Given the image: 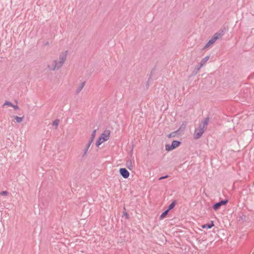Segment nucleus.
Here are the masks:
<instances>
[{
    "label": "nucleus",
    "instance_id": "obj_1",
    "mask_svg": "<svg viewBox=\"0 0 254 254\" xmlns=\"http://www.w3.org/2000/svg\"><path fill=\"white\" fill-rule=\"evenodd\" d=\"M67 51H65L59 55V61L55 60L48 64L47 67L50 70H59L62 67L67 58Z\"/></svg>",
    "mask_w": 254,
    "mask_h": 254
},
{
    "label": "nucleus",
    "instance_id": "obj_2",
    "mask_svg": "<svg viewBox=\"0 0 254 254\" xmlns=\"http://www.w3.org/2000/svg\"><path fill=\"white\" fill-rule=\"evenodd\" d=\"M223 35V31L218 32L216 33L211 38V39L206 44L203 49H206L209 47L211 45L213 44L220 37Z\"/></svg>",
    "mask_w": 254,
    "mask_h": 254
},
{
    "label": "nucleus",
    "instance_id": "obj_3",
    "mask_svg": "<svg viewBox=\"0 0 254 254\" xmlns=\"http://www.w3.org/2000/svg\"><path fill=\"white\" fill-rule=\"evenodd\" d=\"M205 130V129L204 127L199 125L198 128L195 130L193 135L194 138L195 139L199 138L204 133Z\"/></svg>",
    "mask_w": 254,
    "mask_h": 254
},
{
    "label": "nucleus",
    "instance_id": "obj_4",
    "mask_svg": "<svg viewBox=\"0 0 254 254\" xmlns=\"http://www.w3.org/2000/svg\"><path fill=\"white\" fill-rule=\"evenodd\" d=\"M181 144V142L179 141L174 140L172 144L170 145L169 144H166L165 146L166 150L167 151L172 150L176 147H178Z\"/></svg>",
    "mask_w": 254,
    "mask_h": 254
},
{
    "label": "nucleus",
    "instance_id": "obj_5",
    "mask_svg": "<svg viewBox=\"0 0 254 254\" xmlns=\"http://www.w3.org/2000/svg\"><path fill=\"white\" fill-rule=\"evenodd\" d=\"M228 200H222L220 201L215 203L213 206V208L214 210L219 209L222 205H225L227 203Z\"/></svg>",
    "mask_w": 254,
    "mask_h": 254
},
{
    "label": "nucleus",
    "instance_id": "obj_6",
    "mask_svg": "<svg viewBox=\"0 0 254 254\" xmlns=\"http://www.w3.org/2000/svg\"><path fill=\"white\" fill-rule=\"evenodd\" d=\"M120 173L125 179L127 178L129 176V172L126 168H121L120 169Z\"/></svg>",
    "mask_w": 254,
    "mask_h": 254
},
{
    "label": "nucleus",
    "instance_id": "obj_7",
    "mask_svg": "<svg viewBox=\"0 0 254 254\" xmlns=\"http://www.w3.org/2000/svg\"><path fill=\"white\" fill-rule=\"evenodd\" d=\"M110 134V131L108 130H106L101 134L100 137L102 138V140L106 141L109 139Z\"/></svg>",
    "mask_w": 254,
    "mask_h": 254
},
{
    "label": "nucleus",
    "instance_id": "obj_8",
    "mask_svg": "<svg viewBox=\"0 0 254 254\" xmlns=\"http://www.w3.org/2000/svg\"><path fill=\"white\" fill-rule=\"evenodd\" d=\"M209 119V118H206L203 121L201 122V123L199 125L205 129L206 128V126L208 125Z\"/></svg>",
    "mask_w": 254,
    "mask_h": 254
},
{
    "label": "nucleus",
    "instance_id": "obj_9",
    "mask_svg": "<svg viewBox=\"0 0 254 254\" xmlns=\"http://www.w3.org/2000/svg\"><path fill=\"white\" fill-rule=\"evenodd\" d=\"M213 226H214V223L213 221H211L210 223L205 224L203 225H202V227L203 229L206 228V229H210Z\"/></svg>",
    "mask_w": 254,
    "mask_h": 254
},
{
    "label": "nucleus",
    "instance_id": "obj_10",
    "mask_svg": "<svg viewBox=\"0 0 254 254\" xmlns=\"http://www.w3.org/2000/svg\"><path fill=\"white\" fill-rule=\"evenodd\" d=\"M85 84V81L82 82L81 84L77 87V89L76 90V93L78 94L79 93L81 90L83 89V87L84 86Z\"/></svg>",
    "mask_w": 254,
    "mask_h": 254
},
{
    "label": "nucleus",
    "instance_id": "obj_11",
    "mask_svg": "<svg viewBox=\"0 0 254 254\" xmlns=\"http://www.w3.org/2000/svg\"><path fill=\"white\" fill-rule=\"evenodd\" d=\"M96 130L95 129L92 132V133H91V137H90V140H89L88 142H91V144L92 143L94 138H95V135H96Z\"/></svg>",
    "mask_w": 254,
    "mask_h": 254
},
{
    "label": "nucleus",
    "instance_id": "obj_12",
    "mask_svg": "<svg viewBox=\"0 0 254 254\" xmlns=\"http://www.w3.org/2000/svg\"><path fill=\"white\" fill-rule=\"evenodd\" d=\"M126 166L129 170H132L133 168V166L132 164V162L130 160H128L127 161Z\"/></svg>",
    "mask_w": 254,
    "mask_h": 254
},
{
    "label": "nucleus",
    "instance_id": "obj_13",
    "mask_svg": "<svg viewBox=\"0 0 254 254\" xmlns=\"http://www.w3.org/2000/svg\"><path fill=\"white\" fill-rule=\"evenodd\" d=\"M91 142H88L86 145V148L84 150V153L82 155V157H84L86 155V154H87V152L88 150V149L90 147V145H91Z\"/></svg>",
    "mask_w": 254,
    "mask_h": 254
},
{
    "label": "nucleus",
    "instance_id": "obj_14",
    "mask_svg": "<svg viewBox=\"0 0 254 254\" xmlns=\"http://www.w3.org/2000/svg\"><path fill=\"white\" fill-rule=\"evenodd\" d=\"M24 118V116L22 117H19L18 116H15L14 119L15 120L16 122L18 123H21L23 121Z\"/></svg>",
    "mask_w": 254,
    "mask_h": 254
},
{
    "label": "nucleus",
    "instance_id": "obj_15",
    "mask_svg": "<svg viewBox=\"0 0 254 254\" xmlns=\"http://www.w3.org/2000/svg\"><path fill=\"white\" fill-rule=\"evenodd\" d=\"M104 142H105V141L102 140V138L100 136L96 142V145L97 147H98L100 145H101Z\"/></svg>",
    "mask_w": 254,
    "mask_h": 254
},
{
    "label": "nucleus",
    "instance_id": "obj_16",
    "mask_svg": "<svg viewBox=\"0 0 254 254\" xmlns=\"http://www.w3.org/2000/svg\"><path fill=\"white\" fill-rule=\"evenodd\" d=\"M169 211L167 209L164 212H163L160 216V219H164L166 216V215L168 214Z\"/></svg>",
    "mask_w": 254,
    "mask_h": 254
},
{
    "label": "nucleus",
    "instance_id": "obj_17",
    "mask_svg": "<svg viewBox=\"0 0 254 254\" xmlns=\"http://www.w3.org/2000/svg\"><path fill=\"white\" fill-rule=\"evenodd\" d=\"M59 123L60 120L59 119H56L53 122L52 124L53 126L55 127L56 128H57L59 125Z\"/></svg>",
    "mask_w": 254,
    "mask_h": 254
},
{
    "label": "nucleus",
    "instance_id": "obj_18",
    "mask_svg": "<svg viewBox=\"0 0 254 254\" xmlns=\"http://www.w3.org/2000/svg\"><path fill=\"white\" fill-rule=\"evenodd\" d=\"M176 205V201H173L169 206L168 207V208L167 209V210H168L169 211L170 210H171L172 209L174 208L175 206Z\"/></svg>",
    "mask_w": 254,
    "mask_h": 254
},
{
    "label": "nucleus",
    "instance_id": "obj_19",
    "mask_svg": "<svg viewBox=\"0 0 254 254\" xmlns=\"http://www.w3.org/2000/svg\"><path fill=\"white\" fill-rule=\"evenodd\" d=\"M178 132V130L172 132L171 133H170L169 134H168V137L169 138H171V137H175L177 135Z\"/></svg>",
    "mask_w": 254,
    "mask_h": 254
},
{
    "label": "nucleus",
    "instance_id": "obj_20",
    "mask_svg": "<svg viewBox=\"0 0 254 254\" xmlns=\"http://www.w3.org/2000/svg\"><path fill=\"white\" fill-rule=\"evenodd\" d=\"M209 59V56H206L205 58H204L201 62H202V64H205Z\"/></svg>",
    "mask_w": 254,
    "mask_h": 254
},
{
    "label": "nucleus",
    "instance_id": "obj_21",
    "mask_svg": "<svg viewBox=\"0 0 254 254\" xmlns=\"http://www.w3.org/2000/svg\"><path fill=\"white\" fill-rule=\"evenodd\" d=\"M6 105H7V106H9L10 107H11L12 106H13V104L11 102H9V101H6L5 102V103L3 105V107H4Z\"/></svg>",
    "mask_w": 254,
    "mask_h": 254
},
{
    "label": "nucleus",
    "instance_id": "obj_22",
    "mask_svg": "<svg viewBox=\"0 0 254 254\" xmlns=\"http://www.w3.org/2000/svg\"><path fill=\"white\" fill-rule=\"evenodd\" d=\"M8 194V192L6 190L2 191L0 192V195H4L6 196Z\"/></svg>",
    "mask_w": 254,
    "mask_h": 254
},
{
    "label": "nucleus",
    "instance_id": "obj_23",
    "mask_svg": "<svg viewBox=\"0 0 254 254\" xmlns=\"http://www.w3.org/2000/svg\"><path fill=\"white\" fill-rule=\"evenodd\" d=\"M168 177H169V176L168 175H166V176H163V177H161L159 178V180H162L163 179H166V178H167Z\"/></svg>",
    "mask_w": 254,
    "mask_h": 254
},
{
    "label": "nucleus",
    "instance_id": "obj_24",
    "mask_svg": "<svg viewBox=\"0 0 254 254\" xmlns=\"http://www.w3.org/2000/svg\"><path fill=\"white\" fill-rule=\"evenodd\" d=\"M11 107H13L15 110H17L19 109V107L17 105H14L13 104V106H12Z\"/></svg>",
    "mask_w": 254,
    "mask_h": 254
},
{
    "label": "nucleus",
    "instance_id": "obj_25",
    "mask_svg": "<svg viewBox=\"0 0 254 254\" xmlns=\"http://www.w3.org/2000/svg\"><path fill=\"white\" fill-rule=\"evenodd\" d=\"M204 64H202V62H200L199 65V68H201Z\"/></svg>",
    "mask_w": 254,
    "mask_h": 254
},
{
    "label": "nucleus",
    "instance_id": "obj_26",
    "mask_svg": "<svg viewBox=\"0 0 254 254\" xmlns=\"http://www.w3.org/2000/svg\"><path fill=\"white\" fill-rule=\"evenodd\" d=\"M204 64H202V62H200L199 65V68H201Z\"/></svg>",
    "mask_w": 254,
    "mask_h": 254
},
{
    "label": "nucleus",
    "instance_id": "obj_27",
    "mask_svg": "<svg viewBox=\"0 0 254 254\" xmlns=\"http://www.w3.org/2000/svg\"><path fill=\"white\" fill-rule=\"evenodd\" d=\"M197 70H199L201 68H199V65H197V66H196V68H195Z\"/></svg>",
    "mask_w": 254,
    "mask_h": 254
},
{
    "label": "nucleus",
    "instance_id": "obj_28",
    "mask_svg": "<svg viewBox=\"0 0 254 254\" xmlns=\"http://www.w3.org/2000/svg\"><path fill=\"white\" fill-rule=\"evenodd\" d=\"M125 215L127 216V217H128V214L127 213V212H125Z\"/></svg>",
    "mask_w": 254,
    "mask_h": 254
}]
</instances>
